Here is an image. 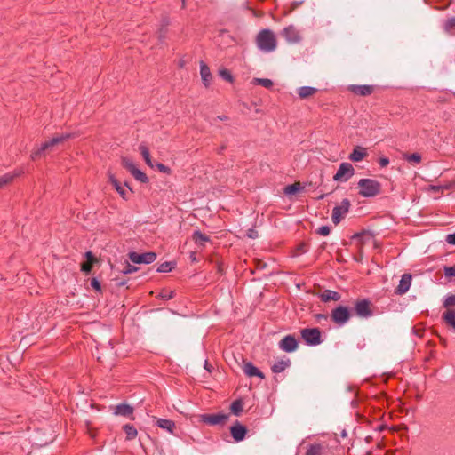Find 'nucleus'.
<instances>
[{"instance_id":"obj_52","label":"nucleus","mask_w":455,"mask_h":455,"mask_svg":"<svg viewBox=\"0 0 455 455\" xmlns=\"http://www.w3.org/2000/svg\"><path fill=\"white\" fill-rule=\"evenodd\" d=\"M85 257H86L88 262L93 263L95 261V258L92 251H87L85 253Z\"/></svg>"},{"instance_id":"obj_22","label":"nucleus","mask_w":455,"mask_h":455,"mask_svg":"<svg viewBox=\"0 0 455 455\" xmlns=\"http://www.w3.org/2000/svg\"><path fill=\"white\" fill-rule=\"evenodd\" d=\"M156 425L166 431H168L170 434H173L174 428H175V423L174 421L171 419H158L156 420Z\"/></svg>"},{"instance_id":"obj_35","label":"nucleus","mask_w":455,"mask_h":455,"mask_svg":"<svg viewBox=\"0 0 455 455\" xmlns=\"http://www.w3.org/2000/svg\"><path fill=\"white\" fill-rule=\"evenodd\" d=\"M443 306L446 310H455L453 308L455 307V295L447 296L443 302Z\"/></svg>"},{"instance_id":"obj_7","label":"nucleus","mask_w":455,"mask_h":455,"mask_svg":"<svg viewBox=\"0 0 455 455\" xmlns=\"http://www.w3.org/2000/svg\"><path fill=\"white\" fill-rule=\"evenodd\" d=\"M351 206L350 201L347 198L343 199L341 204L335 206L332 210L331 220L335 225H338L345 215L348 212Z\"/></svg>"},{"instance_id":"obj_33","label":"nucleus","mask_w":455,"mask_h":455,"mask_svg":"<svg viewBox=\"0 0 455 455\" xmlns=\"http://www.w3.org/2000/svg\"><path fill=\"white\" fill-rule=\"evenodd\" d=\"M131 174L134 177V179L142 183H147L148 181V176L137 167L131 172Z\"/></svg>"},{"instance_id":"obj_25","label":"nucleus","mask_w":455,"mask_h":455,"mask_svg":"<svg viewBox=\"0 0 455 455\" xmlns=\"http://www.w3.org/2000/svg\"><path fill=\"white\" fill-rule=\"evenodd\" d=\"M139 150H140V154H141V156H142V157H143L144 161L146 162V164H147L149 167L153 168L155 165H154V163H153V161H152V159H151V156H150V153H149L148 148L145 145H142V144H141V145H140V147H139Z\"/></svg>"},{"instance_id":"obj_46","label":"nucleus","mask_w":455,"mask_h":455,"mask_svg":"<svg viewBox=\"0 0 455 455\" xmlns=\"http://www.w3.org/2000/svg\"><path fill=\"white\" fill-rule=\"evenodd\" d=\"M137 270V267L130 265V264H126V266L124 267V269L122 270V272L124 274H131V273H133Z\"/></svg>"},{"instance_id":"obj_40","label":"nucleus","mask_w":455,"mask_h":455,"mask_svg":"<svg viewBox=\"0 0 455 455\" xmlns=\"http://www.w3.org/2000/svg\"><path fill=\"white\" fill-rule=\"evenodd\" d=\"M156 166L160 172L165 173V174H171V169L168 166H166L163 164H160V163L156 164Z\"/></svg>"},{"instance_id":"obj_21","label":"nucleus","mask_w":455,"mask_h":455,"mask_svg":"<svg viewBox=\"0 0 455 455\" xmlns=\"http://www.w3.org/2000/svg\"><path fill=\"white\" fill-rule=\"evenodd\" d=\"M321 300L328 302L331 300L339 301L341 298L340 294L331 290H326L320 295Z\"/></svg>"},{"instance_id":"obj_30","label":"nucleus","mask_w":455,"mask_h":455,"mask_svg":"<svg viewBox=\"0 0 455 455\" xmlns=\"http://www.w3.org/2000/svg\"><path fill=\"white\" fill-rule=\"evenodd\" d=\"M20 174V172L15 173H5L0 177V188L4 185L9 184L13 179Z\"/></svg>"},{"instance_id":"obj_12","label":"nucleus","mask_w":455,"mask_h":455,"mask_svg":"<svg viewBox=\"0 0 455 455\" xmlns=\"http://www.w3.org/2000/svg\"><path fill=\"white\" fill-rule=\"evenodd\" d=\"M279 347L284 352L291 353L298 348V342L293 336L287 335L279 342Z\"/></svg>"},{"instance_id":"obj_16","label":"nucleus","mask_w":455,"mask_h":455,"mask_svg":"<svg viewBox=\"0 0 455 455\" xmlns=\"http://www.w3.org/2000/svg\"><path fill=\"white\" fill-rule=\"evenodd\" d=\"M200 75L205 86H209L212 81V74L209 67L203 61L200 62Z\"/></svg>"},{"instance_id":"obj_53","label":"nucleus","mask_w":455,"mask_h":455,"mask_svg":"<svg viewBox=\"0 0 455 455\" xmlns=\"http://www.w3.org/2000/svg\"><path fill=\"white\" fill-rule=\"evenodd\" d=\"M166 33V28H162L160 30H159V37L160 38H163L164 36Z\"/></svg>"},{"instance_id":"obj_36","label":"nucleus","mask_w":455,"mask_h":455,"mask_svg":"<svg viewBox=\"0 0 455 455\" xmlns=\"http://www.w3.org/2000/svg\"><path fill=\"white\" fill-rule=\"evenodd\" d=\"M301 189V186L299 183H294L291 185H288L284 188V194L285 195H294L297 192H299Z\"/></svg>"},{"instance_id":"obj_39","label":"nucleus","mask_w":455,"mask_h":455,"mask_svg":"<svg viewBox=\"0 0 455 455\" xmlns=\"http://www.w3.org/2000/svg\"><path fill=\"white\" fill-rule=\"evenodd\" d=\"M172 268L171 262H164L157 267V272L159 273H167L170 272Z\"/></svg>"},{"instance_id":"obj_6","label":"nucleus","mask_w":455,"mask_h":455,"mask_svg":"<svg viewBox=\"0 0 455 455\" xmlns=\"http://www.w3.org/2000/svg\"><path fill=\"white\" fill-rule=\"evenodd\" d=\"M301 337L309 346H316L322 342L321 331L318 328H306L301 331Z\"/></svg>"},{"instance_id":"obj_42","label":"nucleus","mask_w":455,"mask_h":455,"mask_svg":"<svg viewBox=\"0 0 455 455\" xmlns=\"http://www.w3.org/2000/svg\"><path fill=\"white\" fill-rule=\"evenodd\" d=\"M220 76L226 81H229V82L232 81V76L228 69L220 70Z\"/></svg>"},{"instance_id":"obj_23","label":"nucleus","mask_w":455,"mask_h":455,"mask_svg":"<svg viewBox=\"0 0 455 455\" xmlns=\"http://www.w3.org/2000/svg\"><path fill=\"white\" fill-rule=\"evenodd\" d=\"M133 412V408L128 404H118L115 408L116 415L130 416Z\"/></svg>"},{"instance_id":"obj_4","label":"nucleus","mask_w":455,"mask_h":455,"mask_svg":"<svg viewBox=\"0 0 455 455\" xmlns=\"http://www.w3.org/2000/svg\"><path fill=\"white\" fill-rule=\"evenodd\" d=\"M351 317V313L347 307L339 306L331 311V318L338 324L342 326L348 322Z\"/></svg>"},{"instance_id":"obj_28","label":"nucleus","mask_w":455,"mask_h":455,"mask_svg":"<svg viewBox=\"0 0 455 455\" xmlns=\"http://www.w3.org/2000/svg\"><path fill=\"white\" fill-rule=\"evenodd\" d=\"M291 362L290 360H282L275 363L272 366V371L275 373H280L283 371L287 367H289Z\"/></svg>"},{"instance_id":"obj_55","label":"nucleus","mask_w":455,"mask_h":455,"mask_svg":"<svg viewBox=\"0 0 455 455\" xmlns=\"http://www.w3.org/2000/svg\"><path fill=\"white\" fill-rule=\"evenodd\" d=\"M324 196H325V195H324V194H323V195H321V196H318V199H323V198H324Z\"/></svg>"},{"instance_id":"obj_24","label":"nucleus","mask_w":455,"mask_h":455,"mask_svg":"<svg viewBox=\"0 0 455 455\" xmlns=\"http://www.w3.org/2000/svg\"><path fill=\"white\" fill-rule=\"evenodd\" d=\"M317 92V89L311 86H302L299 88L298 94L301 99L308 98L314 95Z\"/></svg>"},{"instance_id":"obj_18","label":"nucleus","mask_w":455,"mask_h":455,"mask_svg":"<svg viewBox=\"0 0 455 455\" xmlns=\"http://www.w3.org/2000/svg\"><path fill=\"white\" fill-rule=\"evenodd\" d=\"M442 320L455 331V310H445L442 315Z\"/></svg>"},{"instance_id":"obj_20","label":"nucleus","mask_w":455,"mask_h":455,"mask_svg":"<svg viewBox=\"0 0 455 455\" xmlns=\"http://www.w3.org/2000/svg\"><path fill=\"white\" fill-rule=\"evenodd\" d=\"M109 181L116 190V192L124 198L127 199L128 191L121 185V183L112 175H109Z\"/></svg>"},{"instance_id":"obj_50","label":"nucleus","mask_w":455,"mask_h":455,"mask_svg":"<svg viewBox=\"0 0 455 455\" xmlns=\"http://www.w3.org/2000/svg\"><path fill=\"white\" fill-rule=\"evenodd\" d=\"M446 242H447L449 244L455 245V233L448 235L446 236Z\"/></svg>"},{"instance_id":"obj_38","label":"nucleus","mask_w":455,"mask_h":455,"mask_svg":"<svg viewBox=\"0 0 455 455\" xmlns=\"http://www.w3.org/2000/svg\"><path fill=\"white\" fill-rule=\"evenodd\" d=\"M122 165L130 172H132L136 168L134 163L131 159L126 157H124L122 159Z\"/></svg>"},{"instance_id":"obj_14","label":"nucleus","mask_w":455,"mask_h":455,"mask_svg":"<svg viewBox=\"0 0 455 455\" xmlns=\"http://www.w3.org/2000/svg\"><path fill=\"white\" fill-rule=\"evenodd\" d=\"M412 276L411 274H403L401 277L398 286L395 289V293L398 295L405 294L411 284Z\"/></svg>"},{"instance_id":"obj_37","label":"nucleus","mask_w":455,"mask_h":455,"mask_svg":"<svg viewBox=\"0 0 455 455\" xmlns=\"http://www.w3.org/2000/svg\"><path fill=\"white\" fill-rule=\"evenodd\" d=\"M253 84L261 85L265 88H270L273 85L272 80L268 78H254Z\"/></svg>"},{"instance_id":"obj_8","label":"nucleus","mask_w":455,"mask_h":455,"mask_svg":"<svg viewBox=\"0 0 455 455\" xmlns=\"http://www.w3.org/2000/svg\"><path fill=\"white\" fill-rule=\"evenodd\" d=\"M371 303L368 299L357 300L355 304V313L361 318H369L372 315Z\"/></svg>"},{"instance_id":"obj_43","label":"nucleus","mask_w":455,"mask_h":455,"mask_svg":"<svg viewBox=\"0 0 455 455\" xmlns=\"http://www.w3.org/2000/svg\"><path fill=\"white\" fill-rule=\"evenodd\" d=\"M159 296L164 299H171L173 298V291L164 290L161 291Z\"/></svg>"},{"instance_id":"obj_19","label":"nucleus","mask_w":455,"mask_h":455,"mask_svg":"<svg viewBox=\"0 0 455 455\" xmlns=\"http://www.w3.org/2000/svg\"><path fill=\"white\" fill-rule=\"evenodd\" d=\"M244 373L249 377H259L260 379H264V374L251 363H246L243 366Z\"/></svg>"},{"instance_id":"obj_1","label":"nucleus","mask_w":455,"mask_h":455,"mask_svg":"<svg viewBox=\"0 0 455 455\" xmlns=\"http://www.w3.org/2000/svg\"><path fill=\"white\" fill-rule=\"evenodd\" d=\"M258 47L266 52H270L276 48V38L275 34L269 29L261 30L257 36Z\"/></svg>"},{"instance_id":"obj_41","label":"nucleus","mask_w":455,"mask_h":455,"mask_svg":"<svg viewBox=\"0 0 455 455\" xmlns=\"http://www.w3.org/2000/svg\"><path fill=\"white\" fill-rule=\"evenodd\" d=\"M444 275L447 277L455 276V265L452 267H444Z\"/></svg>"},{"instance_id":"obj_17","label":"nucleus","mask_w":455,"mask_h":455,"mask_svg":"<svg viewBox=\"0 0 455 455\" xmlns=\"http://www.w3.org/2000/svg\"><path fill=\"white\" fill-rule=\"evenodd\" d=\"M367 156L366 149L363 147L357 146L355 147L351 154L349 155V159L353 162H360Z\"/></svg>"},{"instance_id":"obj_49","label":"nucleus","mask_w":455,"mask_h":455,"mask_svg":"<svg viewBox=\"0 0 455 455\" xmlns=\"http://www.w3.org/2000/svg\"><path fill=\"white\" fill-rule=\"evenodd\" d=\"M379 164L381 166V167H386L389 164V159L387 157H380L379 159Z\"/></svg>"},{"instance_id":"obj_5","label":"nucleus","mask_w":455,"mask_h":455,"mask_svg":"<svg viewBox=\"0 0 455 455\" xmlns=\"http://www.w3.org/2000/svg\"><path fill=\"white\" fill-rule=\"evenodd\" d=\"M355 174V169L350 163L340 164L336 174L333 176L335 181L346 182Z\"/></svg>"},{"instance_id":"obj_29","label":"nucleus","mask_w":455,"mask_h":455,"mask_svg":"<svg viewBox=\"0 0 455 455\" xmlns=\"http://www.w3.org/2000/svg\"><path fill=\"white\" fill-rule=\"evenodd\" d=\"M443 29L447 34L455 36V17L448 19L444 21Z\"/></svg>"},{"instance_id":"obj_45","label":"nucleus","mask_w":455,"mask_h":455,"mask_svg":"<svg viewBox=\"0 0 455 455\" xmlns=\"http://www.w3.org/2000/svg\"><path fill=\"white\" fill-rule=\"evenodd\" d=\"M92 262H84L82 264L81 266V270L86 274L90 273L91 270H92Z\"/></svg>"},{"instance_id":"obj_47","label":"nucleus","mask_w":455,"mask_h":455,"mask_svg":"<svg viewBox=\"0 0 455 455\" xmlns=\"http://www.w3.org/2000/svg\"><path fill=\"white\" fill-rule=\"evenodd\" d=\"M91 285L97 291H100V290H101L100 283L96 278H92L91 280Z\"/></svg>"},{"instance_id":"obj_44","label":"nucleus","mask_w":455,"mask_h":455,"mask_svg":"<svg viewBox=\"0 0 455 455\" xmlns=\"http://www.w3.org/2000/svg\"><path fill=\"white\" fill-rule=\"evenodd\" d=\"M317 234L326 236L330 234V228L328 226H322L317 229Z\"/></svg>"},{"instance_id":"obj_13","label":"nucleus","mask_w":455,"mask_h":455,"mask_svg":"<svg viewBox=\"0 0 455 455\" xmlns=\"http://www.w3.org/2000/svg\"><path fill=\"white\" fill-rule=\"evenodd\" d=\"M230 433L235 442H241L244 439L247 434V428L239 421H235V423L230 427Z\"/></svg>"},{"instance_id":"obj_34","label":"nucleus","mask_w":455,"mask_h":455,"mask_svg":"<svg viewBox=\"0 0 455 455\" xmlns=\"http://www.w3.org/2000/svg\"><path fill=\"white\" fill-rule=\"evenodd\" d=\"M124 431L126 434V437L129 440L134 439L137 436V430L132 425H124Z\"/></svg>"},{"instance_id":"obj_3","label":"nucleus","mask_w":455,"mask_h":455,"mask_svg":"<svg viewBox=\"0 0 455 455\" xmlns=\"http://www.w3.org/2000/svg\"><path fill=\"white\" fill-rule=\"evenodd\" d=\"M71 133H63L61 135L56 136L52 138V140L45 141L43 143L40 147L37 148H35L30 155V157L32 160H36L38 158L44 151L52 149L54 146L62 143L63 141L67 140L68 139L71 138Z\"/></svg>"},{"instance_id":"obj_11","label":"nucleus","mask_w":455,"mask_h":455,"mask_svg":"<svg viewBox=\"0 0 455 455\" xmlns=\"http://www.w3.org/2000/svg\"><path fill=\"white\" fill-rule=\"evenodd\" d=\"M228 419V415L224 413L202 415V421L211 426L223 424Z\"/></svg>"},{"instance_id":"obj_9","label":"nucleus","mask_w":455,"mask_h":455,"mask_svg":"<svg viewBox=\"0 0 455 455\" xmlns=\"http://www.w3.org/2000/svg\"><path fill=\"white\" fill-rule=\"evenodd\" d=\"M129 259L135 264H150L156 260V254L155 252H146L141 254L130 252Z\"/></svg>"},{"instance_id":"obj_54","label":"nucleus","mask_w":455,"mask_h":455,"mask_svg":"<svg viewBox=\"0 0 455 455\" xmlns=\"http://www.w3.org/2000/svg\"><path fill=\"white\" fill-rule=\"evenodd\" d=\"M181 2H182L181 3V5H182L181 7L185 8L186 7V0H181Z\"/></svg>"},{"instance_id":"obj_32","label":"nucleus","mask_w":455,"mask_h":455,"mask_svg":"<svg viewBox=\"0 0 455 455\" xmlns=\"http://www.w3.org/2000/svg\"><path fill=\"white\" fill-rule=\"evenodd\" d=\"M243 403L241 400H235L232 403L230 406V410L232 413L235 416L240 415V413L243 411Z\"/></svg>"},{"instance_id":"obj_2","label":"nucleus","mask_w":455,"mask_h":455,"mask_svg":"<svg viewBox=\"0 0 455 455\" xmlns=\"http://www.w3.org/2000/svg\"><path fill=\"white\" fill-rule=\"evenodd\" d=\"M359 194L363 197H374L380 193L381 185L372 179H361L358 181Z\"/></svg>"},{"instance_id":"obj_31","label":"nucleus","mask_w":455,"mask_h":455,"mask_svg":"<svg viewBox=\"0 0 455 455\" xmlns=\"http://www.w3.org/2000/svg\"><path fill=\"white\" fill-rule=\"evenodd\" d=\"M403 158L411 164H419L421 162V156L419 153L403 154Z\"/></svg>"},{"instance_id":"obj_48","label":"nucleus","mask_w":455,"mask_h":455,"mask_svg":"<svg viewBox=\"0 0 455 455\" xmlns=\"http://www.w3.org/2000/svg\"><path fill=\"white\" fill-rule=\"evenodd\" d=\"M247 236L249 238L255 239L258 237V232L253 228H250L247 231Z\"/></svg>"},{"instance_id":"obj_26","label":"nucleus","mask_w":455,"mask_h":455,"mask_svg":"<svg viewBox=\"0 0 455 455\" xmlns=\"http://www.w3.org/2000/svg\"><path fill=\"white\" fill-rule=\"evenodd\" d=\"M324 446L320 443H314L309 445L306 455H323L324 452Z\"/></svg>"},{"instance_id":"obj_27","label":"nucleus","mask_w":455,"mask_h":455,"mask_svg":"<svg viewBox=\"0 0 455 455\" xmlns=\"http://www.w3.org/2000/svg\"><path fill=\"white\" fill-rule=\"evenodd\" d=\"M193 240L197 245L204 246V243L208 242L210 239L209 236L196 230L193 233Z\"/></svg>"},{"instance_id":"obj_51","label":"nucleus","mask_w":455,"mask_h":455,"mask_svg":"<svg viewBox=\"0 0 455 455\" xmlns=\"http://www.w3.org/2000/svg\"><path fill=\"white\" fill-rule=\"evenodd\" d=\"M444 188H446V187H443V186H435V185H432L429 187V189L434 191V192H441L443 191Z\"/></svg>"},{"instance_id":"obj_10","label":"nucleus","mask_w":455,"mask_h":455,"mask_svg":"<svg viewBox=\"0 0 455 455\" xmlns=\"http://www.w3.org/2000/svg\"><path fill=\"white\" fill-rule=\"evenodd\" d=\"M282 36L291 44H297L301 40L299 31L292 25L284 28Z\"/></svg>"},{"instance_id":"obj_15","label":"nucleus","mask_w":455,"mask_h":455,"mask_svg":"<svg viewBox=\"0 0 455 455\" xmlns=\"http://www.w3.org/2000/svg\"><path fill=\"white\" fill-rule=\"evenodd\" d=\"M350 91L356 95L368 96L372 93L373 87L371 85H351Z\"/></svg>"}]
</instances>
